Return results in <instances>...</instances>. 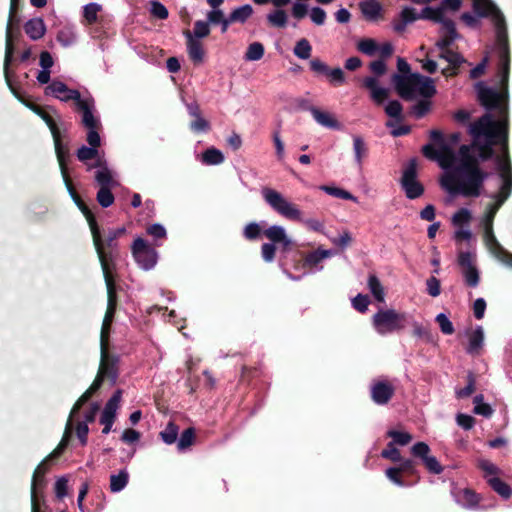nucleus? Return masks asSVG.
Here are the masks:
<instances>
[{"mask_svg":"<svg viewBox=\"0 0 512 512\" xmlns=\"http://www.w3.org/2000/svg\"><path fill=\"white\" fill-rule=\"evenodd\" d=\"M469 134L472 136V142L466 146L469 153H473V150L478 152L476 157L479 164L495 157L500 178L502 165L507 164L512 169L509 156V129L505 120L495 121L492 114L485 113L470 124Z\"/></svg>","mask_w":512,"mask_h":512,"instance_id":"1","label":"nucleus"},{"mask_svg":"<svg viewBox=\"0 0 512 512\" xmlns=\"http://www.w3.org/2000/svg\"><path fill=\"white\" fill-rule=\"evenodd\" d=\"M488 173L479 166V159L469 153L466 144L458 150V163L440 179L441 187L452 195L477 198L482 193Z\"/></svg>","mask_w":512,"mask_h":512,"instance_id":"2","label":"nucleus"},{"mask_svg":"<svg viewBox=\"0 0 512 512\" xmlns=\"http://www.w3.org/2000/svg\"><path fill=\"white\" fill-rule=\"evenodd\" d=\"M397 69L400 73H394L391 81L403 100L412 101L417 96L432 98L436 95L435 80L420 73H412L409 63L404 58H398Z\"/></svg>","mask_w":512,"mask_h":512,"instance_id":"3","label":"nucleus"},{"mask_svg":"<svg viewBox=\"0 0 512 512\" xmlns=\"http://www.w3.org/2000/svg\"><path fill=\"white\" fill-rule=\"evenodd\" d=\"M498 53V75L500 77V88L498 91L494 88L486 87L478 84V100L487 111H497L499 114L498 121H506L509 126L508 117V82L510 74L511 56L509 55V62L507 69L501 61V51Z\"/></svg>","mask_w":512,"mask_h":512,"instance_id":"4","label":"nucleus"},{"mask_svg":"<svg viewBox=\"0 0 512 512\" xmlns=\"http://www.w3.org/2000/svg\"><path fill=\"white\" fill-rule=\"evenodd\" d=\"M498 53V75L500 77V88L498 91L494 88L486 87L478 84V100L487 111H497L499 114L498 121H506L509 126L508 117V82L510 74L511 56L509 55V62L507 69L501 61V51Z\"/></svg>","mask_w":512,"mask_h":512,"instance_id":"5","label":"nucleus"},{"mask_svg":"<svg viewBox=\"0 0 512 512\" xmlns=\"http://www.w3.org/2000/svg\"><path fill=\"white\" fill-rule=\"evenodd\" d=\"M472 7L478 17L491 18L496 34L495 48L497 52L501 51V61L507 68L510 46L506 20L503 13L491 0H473Z\"/></svg>","mask_w":512,"mask_h":512,"instance_id":"6","label":"nucleus"},{"mask_svg":"<svg viewBox=\"0 0 512 512\" xmlns=\"http://www.w3.org/2000/svg\"><path fill=\"white\" fill-rule=\"evenodd\" d=\"M125 233L126 229L124 227L109 229L103 238L101 235L100 227L97 224V241H95L94 237H92V239L101 264V268H103L104 263L105 268L115 269V260L119 256L117 239L123 236Z\"/></svg>","mask_w":512,"mask_h":512,"instance_id":"7","label":"nucleus"},{"mask_svg":"<svg viewBox=\"0 0 512 512\" xmlns=\"http://www.w3.org/2000/svg\"><path fill=\"white\" fill-rule=\"evenodd\" d=\"M501 186L499 191L491 195L494 202L489 203L483 217V226L489 230L493 227V222L498 210L506 202L512 193V169L505 164L501 167Z\"/></svg>","mask_w":512,"mask_h":512,"instance_id":"8","label":"nucleus"},{"mask_svg":"<svg viewBox=\"0 0 512 512\" xmlns=\"http://www.w3.org/2000/svg\"><path fill=\"white\" fill-rule=\"evenodd\" d=\"M407 323V314L395 309H380L372 317L373 327L380 335L398 333L405 329Z\"/></svg>","mask_w":512,"mask_h":512,"instance_id":"9","label":"nucleus"},{"mask_svg":"<svg viewBox=\"0 0 512 512\" xmlns=\"http://www.w3.org/2000/svg\"><path fill=\"white\" fill-rule=\"evenodd\" d=\"M419 19L430 20L437 23L442 21L443 17L438 7L426 6L421 10V13L418 14L415 8L406 6L401 10L398 18L393 20L392 26L395 32L402 33L405 31L408 24Z\"/></svg>","mask_w":512,"mask_h":512,"instance_id":"10","label":"nucleus"},{"mask_svg":"<svg viewBox=\"0 0 512 512\" xmlns=\"http://www.w3.org/2000/svg\"><path fill=\"white\" fill-rule=\"evenodd\" d=\"M262 194L266 203L279 215L291 221L301 220L302 212L297 205L285 199L280 192L271 188H264Z\"/></svg>","mask_w":512,"mask_h":512,"instance_id":"11","label":"nucleus"},{"mask_svg":"<svg viewBox=\"0 0 512 512\" xmlns=\"http://www.w3.org/2000/svg\"><path fill=\"white\" fill-rule=\"evenodd\" d=\"M20 0H10V10H9V18L6 27V39H5V57H4V75L5 80L12 90V92L19 98L16 94L15 90L12 88L10 76H9V66L12 62L13 55L15 52V47H13V23L16 17V12L18 10Z\"/></svg>","mask_w":512,"mask_h":512,"instance_id":"12","label":"nucleus"},{"mask_svg":"<svg viewBox=\"0 0 512 512\" xmlns=\"http://www.w3.org/2000/svg\"><path fill=\"white\" fill-rule=\"evenodd\" d=\"M400 184L408 199H417L424 194V186L417 180L416 159H411L403 170Z\"/></svg>","mask_w":512,"mask_h":512,"instance_id":"13","label":"nucleus"},{"mask_svg":"<svg viewBox=\"0 0 512 512\" xmlns=\"http://www.w3.org/2000/svg\"><path fill=\"white\" fill-rule=\"evenodd\" d=\"M132 254L138 265L144 270L152 269L157 263V252L143 238L138 237L132 245Z\"/></svg>","mask_w":512,"mask_h":512,"instance_id":"14","label":"nucleus"},{"mask_svg":"<svg viewBox=\"0 0 512 512\" xmlns=\"http://www.w3.org/2000/svg\"><path fill=\"white\" fill-rule=\"evenodd\" d=\"M101 359L97 376L103 380H108L111 385H114L119 376V356L109 352V346H100Z\"/></svg>","mask_w":512,"mask_h":512,"instance_id":"15","label":"nucleus"},{"mask_svg":"<svg viewBox=\"0 0 512 512\" xmlns=\"http://www.w3.org/2000/svg\"><path fill=\"white\" fill-rule=\"evenodd\" d=\"M76 110L81 113V124L88 132L97 131L101 129L102 125L100 119L94 115L95 101L92 97L80 98L75 103Z\"/></svg>","mask_w":512,"mask_h":512,"instance_id":"16","label":"nucleus"},{"mask_svg":"<svg viewBox=\"0 0 512 512\" xmlns=\"http://www.w3.org/2000/svg\"><path fill=\"white\" fill-rule=\"evenodd\" d=\"M23 103L26 105V107L38 115L48 126L53 137L55 153L69 149L67 145L63 144L59 127L53 117L42 106L36 103L29 101Z\"/></svg>","mask_w":512,"mask_h":512,"instance_id":"17","label":"nucleus"},{"mask_svg":"<svg viewBox=\"0 0 512 512\" xmlns=\"http://www.w3.org/2000/svg\"><path fill=\"white\" fill-rule=\"evenodd\" d=\"M312 72L316 75L326 76L330 84L333 86H341L345 83V73L340 67L330 68L326 63L319 58H313L309 62Z\"/></svg>","mask_w":512,"mask_h":512,"instance_id":"18","label":"nucleus"},{"mask_svg":"<svg viewBox=\"0 0 512 512\" xmlns=\"http://www.w3.org/2000/svg\"><path fill=\"white\" fill-rule=\"evenodd\" d=\"M411 453L414 457L422 460L425 468L432 474H440L444 468L434 456H430V447L425 442H417L411 447Z\"/></svg>","mask_w":512,"mask_h":512,"instance_id":"19","label":"nucleus"},{"mask_svg":"<svg viewBox=\"0 0 512 512\" xmlns=\"http://www.w3.org/2000/svg\"><path fill=\"white\" fill-rule=\"evenodd\" d=\"M395 394L394 386L387 380H374L370 386V397L377 405H386Z\"/></svg>","mask_w":512,"mask_h":512,"instance_id":"20","label":"nucleus"},{"mask_svg":"<svg viewBox=\"0 0 512 512\" xmlns=\"http://www.w3.org/2000/svg\"><path fill=\"white\" fill-rule=\"evenodd\" d=\"M46 95H53L54 97L60 99L63 102H68L70 100L78 101L81 98V94L76 89H70L64 82L59 80L52 81L45 88Z\"/></svg>","mask_w":512,"mask_h":512,"instance_id":"21","label":"nucleus"},{"mask_svg":"<svg viewBox=\"0 0 512 512\" xmlns=\"http://www.w3.org/2000/svg\"><path fill=\"white\" fill-rule=\"evenodd\" d=\"M484 239L486 245L489 247L494 256L502 263L506 264L509 267H512V253L507 251L498 242L494 235L493 227L490 230L488 228H484Z\"/></svg>","mask_w":512,"mask_h":512,"instance_id":"22","label":"nucleus"},{"mask_svg":"<svg viewBox=\"0 0 512 512\" xmlns=\"http://www.w3.org/2000/svg\"><path fill=\"white\" fill-rule=\"evenodd\" d=\"M86 141L88 142L90 147L82 145L76 153L78 160L83 163H86L88 160H92L98 157V147L101 145V138L99 132H87Z\"/></svg>","mask_w":512,"mask_h":512,"instance_id":"23","label":"nucleus"},{"mask_svg":"<svg viewBox=\"0 0 512 512\" xmlns=\"http://www.w3.org/2000/svg\"><path fill=\"white\" fill-rule=\"evenodd\" d=\"M263 234L273 244H278L283 252H288L293 248V242L287 236L286 231L282 226H270L263 231Z\"/></svg>","mask_w":512,"mask_h":512,"instance_id":"24","label":"nucleus"},{"mask_svg":"<svg viewBox=\"0 0 512 512\" xmlns=\"http://www.w3.org/2000/svg\"><path fill=\"white\" fill-rule=\"evenodd\" d=\"M362 86L370 91V97L377 105H382L389 97V90L379 87L376 77H365Z\"/></svg>","mask_w":512,"mask_h":512,"instance_id":"25","label":"nucleus"},{"mask_svg":"<svg viewBox=\"0 0 512 512\" xmlns=\"http://www.w3.org/2000/svg\"><path fill=\"white\" fill-rule=\"evenodd\" d=\"M48 469L49 467L46 463V460H42L34 470L31 480V497H33V495L36 497H43L41 490L46 485L45 474L47 473Z\"/></svg>","mask_w":512,"mask_h":512,"instance_id":"26","label":"nucleus"},{"mask_svg":"<svg viewBox=\"0 0 512 512\" xmlns=\"http://www.w3.org/2000/svg\"><path fill=\"white\" fill-rule=\"evenodd\" d=\"M56 156H57V160L59 163L61 175H62L63 181L65 183V186H66L72 200H75L76 197H79L80 195L77 193V191L71 181L69 173H68L67 162L70 159V151H69V149H67L62 152H58V153H56Z\"/></svg>","mask_w":512,"mask_h":512,"instance_id":"27","label":"nucleus"},{"mask_svg":"<svg viewBox=\"0 0 512 512\" xmlns=\"http://www.w3.org/2000/svg\"><path fill=\"white\" fill-rule=\"evenodd\" d=\"M183 35L186 38L187 51L190 59L195 64L203 62L205 51L202 43L198 39H195L192 32L188 29L183 31Z\"/></svg>","mask_w":512,"mask_h":512,"instance_id":"28","label":"nucleus"},{"mask_svg":"<svg viewBox=\"0 0 512 512\" xmlns=\"http://www.w3.org/2000/svg\"><path fill=\"white\" fill-rule=\"evenodd\" d=\"M112 268H105V264L103 263V276L105 279V284L107 288V309L108 311L116 312L117 308V292L115 281L112 276Z\"/></svg>","mask_w":512,"mask_h":512,"instance_id":"29","label":"nucleus"},{"mask_svg":"<svg viewBox=\"0 0 512 512\" xmlns=\"http://www.w3.org/2000/svg\"><path fill=\"white\" fill-rule=\"evenodd\" d=\"M304 110L309 111L318 124L334 130L341 129L340 122L331 113L322 111L317 107H304Z\"/></svg>","mask_w":512,"mask_h":512,"instance_id":"30","label":"nucleus"},{"mask_svg":"<svg viewBox=\"0 0 512 512\" xmlns=\"http://www.w3.org/2000/svg\"><path fill=\"white\" fill-rule=\"evenodd\" d=\"M481 500L480 494L476 493L470 488L460 489L456 493V501L466 509H475L478 507Z\"/></svg>","mask_w":512,"mask_h":512,"instance_id":"31","label":"nucleus"},{"mask_svg":"<svg viewBox=\"0 0 512 512\" xmlns=\"http://www.w3.org/2000/svg\"><path fill=\"white\" fill-rule=\"evenodd\" d=\"M24 31L32 40L42 38L46 32V26L41 18H33L28 20L24 25Z\"/></svg>","mask_w":512,"mask_h":512,"instance_id":"32","label":"nucleus"},{"mask_svg":"<svg viewBox=\"0 0 512 512\" xmlns=\"http://www.w3.org/2000/svg\"><path fill=\"white\" fill-rule=\"evenodd\" d=\"M438 162L443 169H452L453 164L455 162L458 163V153L456 154L454 150L448 144H443L442 147L439 148V156Z\"/></svg>","mask_w":512,"mask_h":512,"instance_id":"33","label":"nucleus"},{"mask_svg":"<svg viewBox=\"0 0 512 512\" xmlns=\"http://www.w3.org/2000/svg\"><path fill=\"white\" fill-rule=\"evenodd\" d=\"M76 206L79 208V210L82 212V214L85 216L92 237L95 238V241H97V221L95 218L94 213L91 211V209L88 207V205L82 200V198L76 197L75 200H73Z\"/></svg>","mask_w":512,"mask_h":512,"instance_id":"34","label":"nucleus"},{"mask_svg":"<svg viewBox=\"0 0 512 512\" xmlns=\"http://www.w3.org/2000/svg\"><path fill=\"white\" fill-rule=\"evenodd\" d=\"M360 10L367 20L374 21L380 16L382 6L377 0H365L360 3Z\"/></svg>","mask_w":512,"mask_h":512,"instance_id":"35","label":"nucleus"},{"mask_svg":"<svg viewBox=\"0 0 512 512\" xmlns=\"http://www.w3.org/2000/svg\"><path fill=\"white\" fill-rule=\"evenodd\" d=\"M353 151L355 161L359 168H361L364 159L368 157L369 148L364 139L359 135L353 136Z\"/></svg>","mask_w":512,"mask_h":512,"instance_id":"36","label":"nucleus"},{"mask_svg":"<svg viewBox=\"0 0 512 512\" xmlns=\"http://www.w3.org/2000/svg\"><path fill=\"white\" fill-rule=\"evenodd\" d=\"M267 22L269 26L278 29H284L288 23V15L285 10L276 8L267 14Z\"/></svg>","mask_w":512,"mask_h":512,"instance_id":"37","label":"nucleus"},{"mask_svg":"<svg viewBox=\"0 0 512 512\" xmlns=\"http://www.w3.org/2000/svg\"><path fill=\"white\" fill-rule=\"evenodd\" d=\"M484 342V332L481 326H478L469 336V345L467 352L472 355L479 354Z\"/></svg>","mask_w":512,"mask_h":512,"instance_id":"38","label":"nucleus"},{"mask_svg":"<svg viewBox=\"0 0 512 512\" xmlns=\"http://www.w3.org/2000/svg\"><path fill=\"white\" fill-rule=\"evenodd\" d=\"M116 312L106 310L103 319L101 333H100V346H109V338L111 332V326L114 320Z\"/></svg>","mask_w":512,"mask_h":512,"instance_id":"39","label":"nucleus"},{"mask_svg":"<svg viewBox=\"0 0 512 512\" xmlns=\"http://www.w3.org/2000/svg\"><path fill=\"white\" fill-rule=\"evenodd\" d=\"M254 10L250 4L237 7L229 14V21L244 24L253 14Z\"/></svg>","mask_w":512,"mask_h":512,"instance_id":"40","label":"nucleus"},{"mask_svg":"<svg viewBox=\"0 0 512 512\" xmlns=\"http://www.w3.org/2000/svg\"><path fill=\"white\" fill-rule=\"evenodd\" d=\"M225 160L223 153L215 148H207L201 155V161L205 165H219Z\"/></svg>","mask_w":512,"mask_h":512,"instance_id":"41","label":"nucleus"},{"mask_svg":"<svg viewBox=\"0 0 512 512\" xmlns=\"http://www.w3.org/2000/svg\"><path fill=\"white\" fill-rule=\"evenodd\" d=\"M487 483L504 499H509L512 496L511 487L499 477H490L487 479Z\"/></svg>","mask_w":512,"mask_h":512,"instance_id":"42","label":"nucleus"},{"mask_svg":"<svg viewBox=\"0 0 512 512\" xmlns=\"http://www.w3.org/2000/svg\"><path fill=\"white\" fill-rule=\"evenodd\" d=\"M95 181L100 187H112L118 185V182L113 178L112 172L108 167H102L95 173Z\"/></svg>","mask_w":512,"mask_h":512,"instance_id":"43","label":"nucleus"},{"mask_svg":"<svg viewBox=\"0 0 512 512\" xmlns=\"http://www.w3.org/2000/svg\"><path fill=\"white\" fill-rule=\"evenodd\" d=\"M129 481L128 472L123 469L118 474H112L110 476V490L111 492H120L123 490Z\"/></svg>","mask_w":512,"mask_h":512,"instance_id":"44","label":"nucleus"},{"mask_svg":"<svg viewBox=\"0 0 512 512\" xmlns=\"http://www.w3.org/2000/svg\"><path fill=\"white\" fill-rule=\"evenodd\" d=\"M178 434L179 426L173 421H169L164 430L159 433V436L165 444L171 445L177 441Z\"/></svg>","mask_w":512,"mask_h":512,"instance_id":"45","label":"nucleus"},{"mask_svg":"<svg viewBox=\"0 0 512 512\" xmlns=\"http://www.w3.org/2000/svg\"><path fill=\"white\" fill-rule=\"evenodd\" d=\"M195 438H196V432L193 427H189V428L185 429L181 433L180 438L177 442L178 451L183 452V451L187 450L188 448H190L194 444Z\"/></svg>","mask_w":512,"mask_h":512,"instance_id":"46","label":"nucleus"},{"mask_svg":"<svg viewBox=\"0 0 512 512\" xmlns=\"http://www.w3.org/2000/svg\"><path fill=\"white\" fill-rule=\"evenodd\" d=\"M368 287L372 295L378 302H384L385 292L384 288L375 274H370L368 278Z\"/></svg>","mask_w":512,"mask_h":512,"instance_id":"47","label":"nucleus"},{"mask_svg":"<svg viewBox=\"0 0 512 512\" xmlns=\"http://www.w3.org/2000/svg\"><path fill=\"white\" fill-rule=\"evenodd\" d=\"M332 255L331 250L317 249L308 253L304 258V263L307 266L314 267L318 265L323 259Z\"/></svg>","mask_w":512,"mask_h":512,"instance_id":"48","label":"nucleus"},{"mask_svg":"<svg viewBox=\"0 0 512 512\" xmlns=\"http://www.w3.org/2000/svg\"><path fill=\"white\" fill-rule=\"evenodd\" d=\"M430 99L422 97L421 100L411 107L410 113L417 119L423 118L431 110L432 103Z\"/></svg>","mask_w":512,"mask_h":512,"instance_id":"49","label":"nucleus"},{"mask_svg":"<svg viewBox=\"0 0 512 512\" xmlns=\"http://www.w3.org/2000/svg\"><path fill=\"white\" fill-rule=\"evenodd\" d=\"M357 49L367 56H374L379 50V44L372 38H364L358 42Z\"/></svg>","mask_w":512,"mask_h":512,"instance_id":"50","label":"nucleus"},{"mask_svg":"<svg viewBox=\"0 0 512 512\" xmlns=\"http://www.w3.org/2000/svg\"><path fill=\"white\" fill-rule=\"evenodd\" d=\"M111 190L112 187L99 188L96 195V200L101 207L108 208L114 203L115 198Z\"/></svg>","mask_w":512,"mask_h":512,"instance_id":"51","label":"nucleus"},{"mask_svg":"<svg viewBox=\"0 0 512 512\" xmlns=\"http://www.w3.org/2000/svg\"><path fill=\"white\" fill-rule=\"evenodd\" d=\"M312 46L306 38H302L296 42L293 53L300 59H308L311 56Z\"/></svg>","mask_w":512,"mask_h":512,"instance_id":"52","label":"nucleus"},{"mask_svg":"<svg viewBox=\"0 0 512 512\" xmlns=\"http://www.w3.org/2000/svg\"><path fill=\"white\" fill-rule=\"evenodd\" d=\"M386 436L392 438L391 442H394L395 445L397 444L400 446L408 445L413 439L409 432H402L393 429L388 430Z\"/></svg>","mask_w":512,"mask_h":512,"instance_id":"53","label":"nucleus"},{"mask_svg":"<svg viewBox=\"0 0 512 512\" xmlns=\"http://www.w3.org/2000/svg\"><path fill=\"white\" fill-rule=\"evenodd\" d=\"M264 46L260 42L251 43L245 53V59L248 61H258L264 56Z\"/></svg>","mask_w":512,"mask_h":512,"instance_id":"54","label":"nucleus"},{"mask_svg":"<svg viewBox=\"0 0 512 512\" xmlns=\"http://www.w3.org/2000/svg\"><path fill=\"white\" fill-rule=\"evenodd\" d=\"M464 282L468 287L475 288L479 285L480 274L476 266L462 270Z\"/></svg>","mask_w":512,"mask_h":512,"instance_id":"55","label":"nucleus"},{"mask_svg":"<svg viewBox=\"0 0 512 512\" xmlns=\"http://www.w3.org/2000/svg\"><path fill=\"white\" fill-rule=\"evenodd\" d=\"M398 466H396L399 469V472L403 474L404 476H416L418 478V472L416 469V462L412 459H403L401 457V461H398Z\"/></svg>","mask_w":512,"mask_h":512,"instance_id":"56","label":"nucleus"},{"mask_svg":"<svg viewBox=\"0 0 512 512\" xmlns=\"http://www.w3.org/2000/svg\"><path fill=\"white\" fill-rule=\"evenodd\" d=\"M476 378L472 372L467 375V385L456 391V397L458 399H464L470 397L475 391Z\"/></svg>","mask_w":512,"mask_h":512,"instance_id":"57","label":"nucleus"},{"mask_svg":"<svg viewBox=\"0 0 512 512\" xmlns=\"http://www.w3.org/2000/svg\"><path fill=\"white\" fill-rule=\"evenodd\" d=\"M439 58L446 60L449 65H452L454 68H459L465 61L459 53L454 52L451 49L441 51Z\"/></svg>","mask_w":512,"mask_h":512,"instance_id":"58","label":"nucleus"},{"mask_svg":"<svg viewBox=\"0 0 512 512\" xmlns=\"http://www.w3.org/2000/svg\"><path fill=\"white\" fill-rule=\"evenodd\" d=\"M321 189L324 190L327 194L334 196L336 198L351 200L354 202L357 201V198L354 195H352L350 192H348L344 189H341L338 187H333V186H326V185L322 186Z\"/></svg>","mask_w":512,"mask_h":512,"instance_id":"59","label":"nucleus"},{"mask_svg":"<svg viewBox=\"0 0 512 512\" xmlns=\"http://www.w3.org/2000/svg\"><path fill=\"white\" fill-rule=\"evenodd\" d=\"M402 111L403 106L398 100L390 101L385 107V113L389 117L395 118L397 121H401L403 119Z\"/></svg>","mask_w":512,"mask_h":512,"instance_id":"60","label":"nucleus"},{"mask_svg":"<svg viewBox=\"0 0 512 512\" xmlns=\"http://www.w3.org/2000/svg\"><path fill=\"white\" fill-rule=\"evenodd\" d=\"M381 457L396 463L401 461L402 456L399 449L396 448L394 442H389L386 448L381 451Z\"/></svg>","mask_w":512,"mask_h":512,"instance_id":"61","label":"nucleus"},{"mask_svg":"<svg viewBox=\"0 0 512 512\" xmlns=\"http://www.w3.org/2000/svg\"><path fill=\"white\" fill-rule=\"evenodd\" d=\"M385 475L386 477L391 481L393 482L394 484L400 486V487H404V486H408L409 484L404 480V475L401 474L399 472V469L394 466V467H389L388 469H386L385 471Z\"/></svg>","mask_w":512,"mask_h":512,"instance_id":"62","label":"nucleus"},{"mask_svg":"<svg viewBox=\"0 0 512 512\" xmlns=\"http://www.w3.org/2000/svg\"><path fill=\"white\" fill-rule=\"evenodd\" d=\"M193 37L195 39L205 38L210 34V26L208 22L198 20L194 23Z\"/></svg>","mask_w":512,"mask_h":512,"instance_id":"63","label":"nucleus"},{"mask_svg":"<svg viewBox=\"0 0 512 512\" xmlns=\"http://www.w3.org/2000/svg\"><path fill=\"white\" fill-rule=\"evenodd\" d=\"M150 13L153 17L160 19V20H165L169 16L168 9L159 1L151 2Z\"/></svg>","mask_w":512,"mask_h":512,"instance_id":"64","label":"nucleus"}]
</instances>
